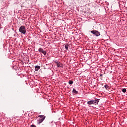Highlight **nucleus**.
Wrapping results in <instances>:
<instances>
[{"mask_svg": "<svg viewBox=\"0 0 127 127\" xmlns=\"http://www.w3.org/2000/svg\"><path fill=\"white\" fill-rule=\"evenodd\" d=\"M100 102V99H95L94 100H90L87 102V105H95L97 106L98 103Z\"/></svg>", "mask_w": 127, "mask_h": 127, "instance_id": "obj_1", "label": "nucleus"}, {"mask_svg": "<svg viewBox=\"0 0 127 127\" xmlns=\"http://www.w3.org/2000/svg\"><path fill=\"white\" fill-rule=\"evenodd\" d=\"M38 118H40V119L39 120H37V123L39 125H40V124H41V123H42L43 121L45 120V118H46V117H45V116L44 115H39L38 116Z\"/></svg>", "mask_w": 127, "mask_h": 127, "instance_id": "obj_2", "label": "nucleus"}, {"mask_svg": "<svg viewBox=\"0 0 127 127\" xmlns=\"http://www.w3.org/2000/svg\"><path fill=\"white\" fill-rule=\"evenodd\" d=\"M19 31L22 33L23 34H25L26 33V28L24 26H21L19 29Z\"/></svg>", "mask_w": 127, "mask_h": 127, "instance_id": "obj_3", "label": "nucleus"}, {"mask_svg": "<svg viewBox=\"0 0 127 127\" xmlns=\"http://www.w3.org/2000/svg\"><path fill=\"white\" fill-rule=\"evenodd\" d=\"M90 32H91V33H92V34H94V35H95V36H97V37L100 36V35H101L100 32H99L98 31H97L96 30L90 31Z\"/></svg>", "mask_w": 127, "mask_h": 127, "instance_id": "obj_4", "label": "nucleus"}, {"mask_svg": "<svg viewBox=\"0 0 127 127\" xmlns=\"http://www.w3.org/2000/svg\"><path fill=\"white\" fill-rule=\"evenodd\" d=\"M38 51L40 52H41V53L44 54V55H46V54H47L46 51L43 50V49H42L41 48H39Z\"/></svg>", "mask_w": 127, "mask_h": 127, "instance_id": "obj_5", "label": "nucleus"}, {"mask_svg": "<svg viewBox=\"0 0 127 127\" xmlns=\"http://www.w3.org/2000/svg\"><path fill=\"white\" fill-rule=\"evenodd\" d=\"M78 91L76 90L75 88H73L72 90V94H73V95H78Z\"/></svg>", "mask_w": 127, "mask_h": 127, "instance_id": "obj_6", "label": "nucleus"}, {"mask_svg": "<svg viewBox=\"0 0 127 127\" xmlns=\"http://www.w3.org/2000/svg\"><path fill=\"white\" fill-rule=\"evenodd\" d=\"M64 48L66 50H68V49L69 48V46H70V45L68 44H64Z\"/></svg>", "mask_w": 127, "mask_h": 127, "instance_id": "obj_7", "label": "nucleus"}, {"mask_svg": "<svg viewBox=\"0 0 127 127\" xmlns=\"http://www.w3.org/2000/svg\"><path fill=\"white\" fill-rule=\"evenodd\" d=\"M40 69V66L39 65H36L35 67V71H38Z\"/></svg>", "mask_w": 127, "mask_h": 127, "instance_id": "obj_8", "label": "nucleus"}, {"mask_svg": "<svg viewBox=\"0 0 127 127\" xmlns=\"http://www.w3.org/2000/svg\"><path fill=\"white\" fill-rule=\"evenodd\" d=\"M104 88H105L106 90H109L110 89V88L109 87V86L107 84L104 85Z\"/></svg>", "mask_w": 127, "mask_h": 127, "instance_id": "obj_9", "label": "nucleus"}, {"mask_svg": "<svg viewBox=\"0 0 127 127\" xmlns=\"http://www.w3.org/2000/svg\"><path fill=\"white\" fill-rule=\"evenodd\" d=\"M73 83H74V81H73L72 80H69L68 81L69 85H72V84H73Z\"/></svg>", "mask_w": 127, "mask_h": 127, "instance_id": "obj_10", "label": "nucleus"}, {"mask_svg": "<svg viewBox=\"0 0 127 127\" xmlns=\"http://www.w3.org/2000/svg\"><path fill=\"white\" fill-rule=\"evenodd\" d=\"M122 92H123V93H126V92H127V89H126V88H123V89H122Z\"/></svg>", "mask_w": 127, "mask_h": 127, "instance_id": "obj_11", "label": "nucleus"}, {"mask_svg": "<svg viewBox=\"0 0 127 127\" xmlns=\"http://www.w3.org/2000/svg\"><path fill=\"white\" fill-rule=\"evenodd\" d=\"M57 67H62L61 64H60L59 63L58 64H57Z\"/></svg>", "mask_w": 127, "mask_h": 127, "instance_id": "obj_12", "label": "nucleus"}, {"mask_svg": "<svg viewBox=\"0 0 127 127\" xmlns=\"http://www.w3.org/2000/svg\"><path fill=\"white\" fill-rule=\"evenodd\" d=\"M55 63H56V64H58L59 63L58 62V61L56 60L54 61Z\"/></svg>", "mask_w": 127, "mask_h": 127, "instance_id": "obj_13", "label": "nucleus"}, {"mask_svg": "<svg viewBox=\"0 0 127 127\" xmlns=\"http://www.w3.org/2000/svg\"><path fill=\"white\" fill-rule=\"evenodd\" d=\"M31 127H36L35 125H32Z\"/></svg>", "mask_w": 127, "mask_h": 127, "instance_id": "obj_14", "label": "nucleus"}, {"mask_svg": "<svg viewBox=\"0 0 127 127\" xmlns=\"http://www.w3.org/2000/svg\"><path fill=\"white\" fill-rule=\"evenodd\" d=\"M100 77H102V76H103V74H100Z\"/></svg>", "mask_w": 127, "mask_h": 127, "instance_id": "obj_15", "label": "nucleus"}]
</instances>
